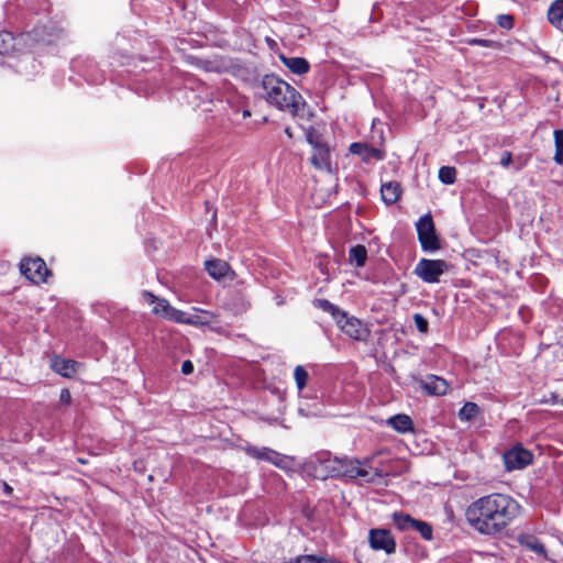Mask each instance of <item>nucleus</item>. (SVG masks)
Wrapping results in <instances>:
<instances>
[{
	"instance_id": "f257e3e1",
	"label": "nucleus",
	"mask_w": 563,
	"mask_h": 563,
	"mask_svg": "<svg viewBox=\"0 0 563 563\" xmlns=\"http://www.w3.org/2000/svg\"><path fill=\"white\" fill-rule=\"evenodd\" d=\"M521 506L507 494L494 493L473 501L465 512L468 525L479 534L503 536L519 516Z\"/></svg>"
},
{
	"instance_id": "f03ea898",
	"label": "nucleus",
	"mask_w": 563,
	"mask_h": 563,
	"mask_svg": "<svg viewBox=\"0 0 563 563\" xmlns=\"http://www.w3.org/2000/svg\"><path fill=\"white\" fill-rule=\"evenodd\" d=\"M266 101L282 111L296 117L305 106L301 95L288 82L275 75H265L261 81Z\"/></svg>"
},
{
	"instance_id": "7ed1b4c3",
	"label": "nucleus",
	"mask_w": 563,
	"mask_h": 563,
	"mask_svg": "<svg viewBox=\"0 0 563 563\" xmlns=\"http://www.w3.org/2000/svg\"><path fill=\"white\" fill-rule=\"evenodd\" d=\"M313 306L331 314L341 332L351 340L358 342L367 341L369 330L367 325L356 317L349 314L328 299H314Z\"/></svg>"
},
{
	"instance_id": "20e7f679",
	"label": "nucleus",
	"mask_w": 563,
	"mask_h": 563,
	"mask_svg": "<svg viewBox=\"0 0 563 563\" xmlns=\"http://www.w3.org/2000/svg\"><path fill=\"white\" fill-rule=\"evenodd\" d=\"M340 466H338L336 478L355 479L362 477L366 483L374 484L378 478L383 477V473L375 470H367V465L371 462L369 457L360 461L357 459H350L343 456L339 459Z\"/></svg>"
},
{
	"instance_id": "39448f33",
	"label": "nucleus",
	"mask_w": 563,
	"mask_h": 563,
	"mask_svg": "<svg viewBox=\"0 0 563 563\" xmlns=\"http://www.w3.org/2000/svg\"><path fill=\"white\" fill-rule=\"evenodd\" d=\"M416 230L423 252L433 253L440 250V239L435 232L434 222L430 213L419 218L416 223Z\"/></svg>"
},
{
	"instance_id": "423d86ee",
	"label": "nucleus",
	"mask_w": 563,
	"mask_h": 563,
	"mask_svg": "<svg viewBox=\"0 0 563 563\" xmlns=\"http://www.w3.org/2000/svg\"><path fill=\"white\" fill-rule=\"evenodd\" d=\"M448 269L449 264L443 260L421 258L416 264L413 274L427 284H435Z\"/></svg>"
},
{
	"instance_id": "0eeeda50",
	"label": "nucleus",
	"mask_w": 563,
	"mask_h": 563,
	"mask_svg": "<svg viewBox=\"0 0 563 563\" xmlns=\"http://www.w3.org/2000/svg\"><path fill=\"white\" fill-rule=\"evenodd\" d=\"M142 298L147 305L153 306L152 313L155 316L178 323L184 320L185 312L172 307L168 300L159 298L148 290L142 292Z\"/></svg>"
},
{
	"instance_id": "6e6552de",
	"label": "nucleus",
	"mask_w": 563,
	"mask_h": 563,
	"mask_svg": "<svg viewBox=\"0 0 563 563\" xmlns=\"http://www.w3.org/2000/svg\"><path fill=\"white\" fill-rule=\"evenodd\" d=\"M391 518L398 530L417 531L426 541L432 540L433 529L429 522L415 519L405 512H394Z\"/></svg>"
},
{
	"instance_id": "1a4fd4ad",
	"label": "nucleus",
	"mask_w": 563,
	"mask_h": 563,
	"mask_svg": "<svg viewBox=\"0 0 563 563\" xmlns=\"http://www.w3.org/2000/svg\"><path fill=\"white\" fill-rule=\"evenodd\" d=\"M339 459L338 456H332L329 452H320L311 459L310 464L317 476L336 478L338 466H340Z\"/></svg>"
},
{
	"instance_id": "9d476101",
	"label": "nucleus",
	"mask_w": 563,
	"mask_h": 563,
	"mask_svg": "<svg viewBox=\"0 0 563 563\" xmlns=\"http://www.w3.org/2000/svg\"><path fill=\"white\" fill-rule=\"evenodd\" d=\"M368 543L374 551H383L387 555L396 552V541L387 529L374 528L368 532Z\"/></svg>"
},
{
	"instance_id": "9b49d317",
	"label": "nucleus",
	"mask_w": 563,
	"mask_h": 563,
	"mask_svg": "<svg viewBox=\"0 0 563 563\" xmlns=\"http://www.w3.org/2000/svg\"><path fill=\"white\" fill-rule=\"evenodd\" d=\"M20 271L34 284L45 283L49 273L45 262L40 257L23 260L20 263Z\"/></svg>"
},
{
	"instance_id": "f8f14e48",
	"label": "nucleus",
	"mask_w": 563,
	"mask_h": 563,
	"mask_svg": "<svg viewBox=\"0 0 563 563\" xmlns=\"http://www.w3.org/2000/svg\"><path fill=\"white\" fill-rule=\"evenodd\" d=\"M532 453L520 445L514 446L503 455L505 468L507 471L522 470L532 462Z\"/></svg>"
},
{
	"instance_id": "ddd939ff",
	"label": "nucleus",
	"mask_w": 563,
	"mask_h": 563,
	"mask_svg": "<svg viewBox=\"0 0 563 563\" xmlns=\"http://www.w3.org/2000/svg\"><path fill=\"white\" fill-rule=\"evenodd\" d=\"M349 151L354 155L361 156L365 163H369L372 159L382 161L385 157L383 151L372 147L366 143H352L349 147Z\"/></svg>"
},
{
	"instance_id": "4468645a",
	"label": "nucleus",
	"mask_w": 563,
	"mask_h": 563,
	"mask_svg": "<svg viewBox=\"0 0 563 563\" xmlns=\"http://www.w3.org/2000/svg\"><path fill=\"white\" fill-rule=\"evenodd\" d=\"M421 387L429 395L442 396L446 394L449 389V384L442 377L435 375H428L423 380H421Z\"/></svg>"
},
{
	"instance_id": "2eb2a0df",
	"label": "nucleus",
	"mask_w": 563,
	"mask_h": 563,
	"mask_svg": "<svg viewBox=\"0 0 563 563\" xmlns=\"http://www.w3.org/2000/svg\"><path fill=\"white\" fill-rule=\"evenodd\" d=\"M309 143L313 145V153L311 163L319 169H330V153L329 148L319 143H314L311 137L308 139Z\"/></svg>"
},
{
	"instance_id": "dca6fc26",
	"label": "nucleus",
	"mask_w": 563,
	"mask_h": 563,
	"mask_svg": "<svg viewBox=\"0 0 563 563\" xmlns=\"http://www.w3.org/2000/svg\"><path fill=\"white\" fill-rule=\"evenodd\" d=\"M205 266L208 274L216 280H220L232 273L229 264L222 260L207 261Z\"/></svg>"
},
{
	"instance_id": "f3484780",
	"label": "nucleus",
	"mask_w": 563,
	"mask_h": 563,
	"mask_svg": "<svg viewBox=\"0 0 563 563\" xmlns=\"http://www.w3.org/2000/svg\"><path fill=\"white\" fill-rule=\"evenodd\" d=\"M382 200L387 205L391 206L396 203L401 195V186L397 181H388L380 187Z\"/></svg>"
},
{
	"instance_id": "a211bd4d",
	"label": "nucleus",
	"mask_w": 563,
	"mask_h": 563,
	"mask_svg": "<svg viewBox=\"0 0 563 563\" xmlns=\"http://www.w3.org/2000/svg\"><path fill=\"white\" fill-rule=\"evenodd\" d=\"M279 58L283 65L296 75H303L310 69L309 62L303 57H286L280 55Z\"/></svg>"
},
{
	"instance_id": "6ab92c4d",
	"label": "nucleus",
	"mask_w": 563,
	"mask_h": 563,
	"mask_svg": "<svg viewBox=\"0 0 563 563\" xmlns=\"http://www.w3.org/2000/svg\"><path fill=\"white\" fill-rule=\"evenodd\" d=\"M78 363L73 360L63 358L59 356H55L52 360V368L57 374L64 377H70L76 373V366Z\"/></svg>"
},
{
	"instance_id": "aec40b11",
	"label": "nucleus",
	"mask_w": 563,
	"mask_h": 563,
	"mask_svg": "<svg viewBox=\"0 0 563 563\" xmlns=\"http://www.w3.org/2000/svg\"><path fill=\"white\" fill-rule=\"evenodd\" d=\"M518 542L522 548L528 549L544 559L548 558L543 543H541L537 537L532 534H520L518 537Z\"/></svg>"
},
{
	"instance_id": "412c9836",
	"label": "nucleus",
	"mask_w": 563,
	"mask_h": 563,
	"mask_svg": "<svg viewBox=\"0 0 563 563\" xmlns=\"http://www.w3.org/2000/svg\"><path fill=\"white\" fill-rule=\"evenodd\" d=\"M197 68L210 71V73H222L225 69V65L220 58L205 59L192 57L191 62Z\"/></svg>"
},
{
	"instance_id": "4be33fe9",
	"label": "nucleus",
	"mask_w": 563,
	"mask_h": 563,
	"mask_svg": "<svg viewBox=\"0 0 563 563\" xmlns=\"http://www.w3.org/2000/svg\"><path fill=\"white\" fill-rule=\"evenodd\" d=\"M387 423L394 430H396L400 433H406V432L412 431V429H413V422H412L411 418L407 415H401V413L395 415L387 420Z\"/></svg>"
},
{
	"instance_id": "5701e85b",
	"label": "nucleus",
	"mask_w": 563,
	"mask_h": 563,
	"mask_svg": "<svg viewBox=\"0 0 563 563\" xmlns=\"http://www.w3.org/2000/svg\"><path fill=\"white\" fill-rule=\"evenodd\" d=\"M216 319L217 316L213 312L200 310V314L198 316L187 317V314L185 313L184 320L180 323H186L190 325H207L216 321Z\"/></svg>"
},
{
	"instance_id": "b1692460",
	"label": "nucleus",
	"mask_w": 563,
	"mask_h": 563,
	"mask_svg": "<svg viewBox=\"0 0 563 563\" xmlns=\"http://www.w3.org/2000/svg\"><path fill=\"white\" fill-rule=\"evenodd\" d=\"M548 20L555 26L560 27L563 21V0H555L548 10Z\"/></svg>"
},
{
	"instance_id": "393cba45",
	"label": "nucleus",
	"mask_w": 563,
	"mask_h": 563,
	"mask_svg": "<svg viewBox=\"0 0 563 563\" xmlns=\"http://www.w3.org/2000/svg\"><path fill=\"white\" fill-rule=\"evenodd\" d=\"M349 256L351 263H354L356 267H362L366 263L367 251L363 245H355L350 249Z\"/></svg>"
},
{
	"instance_id": "a878e982",
	"label": "nucleus",
	"mask_w": 563,
	"mask_h": 563,
	"mask_svg": "<svg viewBox=\"0 0 563 563\" xmlns=\"http://www.w3.org/2000/svg\"><path fill=\"white\" fill-rule=\"evenodd\" d=\"M273 449L271 448H257L254 445H246L244 448V452L253 459L261 460V461H269V455L272 454Z\"/></svg>"
},
{
	"instance_id": "bb28decb",
	"label": "nucleus",
	"mask_w": 563,
	"mask_h": 563,
	"mask_svg": "<svg viewBox=\"0 0 563 563\" xmlns=\"http://www.w3.org/2000/svg\"><path fill=\"white\" fill-rule=\"evenodd\" d=\"M268 463L279 467L282 470H288L291 467L294 460L290 456L284 455L275 450L272 451L269 455Z\"/></svg>"
},
{
	"instance_id": "cd10ccee",
	"label": "nucleus",
	"mask_w": 563,
	"mask_h": 563,
	"mask_svg": "<svg viewBox=\"0 0 563 563\" xmlns=\"http://www.w3.org/2000/svg\"><path fill=\"white\" fill-rule=\"evenodd\" d=\"M466 44L470 46L487 47V48L495 49V51L503 48V44L500 42L494 41V40H488V38L473 37V38L466 40Z\"/></svg>"
},
{
	"instance_id": "c85d7f7f",
	"label": "nucleus",
	"mask_w": 563,
	"mask_h": 563,
	"mask_svg": "<svg viewBox=\"0 0 563 563\" xmlns=\"http://www.w3.org/2000/svg\"><path fill=\"white\" fill-rule=\"evenodd\" d=\"M229 306L234 314H240L249 309L250 302L242 295L238 294L232 298V301L229 303Z\"/></svg>"
},
{
	"instance_id": "c756f323",
	"label": "nucleus",
	"mask_w": 563,
	"mask_h": 563,
	"mask_svg": "<svg viewBox=\"0 0 563 563\" xmlns=\"http://www.w3.org/2000/svg\"><path fill=\"white\" fill-rule=\"evenodd\" d=\"M479 407L475 402H466L459 411V418L463 421L472 420L477 412Z\"/></svg>"
},
{
	"instance_id": "7c9ffc66",
	"label": "nucleus",
	"mask_w": 563,
	"mask_h": 563,
	"mask_svg": "<svg viewBox=\"0 0 563 563\" xmlns=\"http://www.w3.org/2000/svg\"><path fill=\"white\" fill-rule=\"evenodd\" d=\"M294 378L298 390H302L307 386L309 374L302 365H297L294 371Z\"/></svg>"
},
{
	"instance_id": "2f4dec72",
	"label": "nucleus",
	"mask_w": 563,
	"mask_h": 563,
	"mask_svg": "<svg viewBox=\"0 0 563 563\" xmlns=\"http://www.w3.org/2000/svg\"><path fill=\"white\" fill-rule=\"evenodd\" d=\"M439 179L445 185H452L456 179V169L451 166H442L439 169Z\"/></svg>"
},
{
	"instance_id": "473e14b6",
	"label": "nucleus",
	"mask_w": 563,
	"mask_h": 563,
	"mask_svg": "<svg viewBox=\"0 0 563 563\" xmlns=\"http://www.w3.org/2000/svg\"><path fill=\"white\" fill-rule=\"evenodd\" d=\"M13 36L11 33L0 31V54H7L13 48Z\"/></svg>"
},
{
	"instance_id": "72a5a7b5",
	"label": "nucleus",
	"mask_w": 563,
	"mask_h": 563,
	"mask_svg": "<svg viewBox=\"0 0 563 563\" xmlns=\"http://www.w3.org/2000/svg\"><path fill=\"white\" fill-rule=\"evenodd\" d=\"M324 556H317L313 554L299 555L291 559L289 563H323Z\"/></svg>"
},
{
	"instance_id": "f704fd0d",
	"label": "nucleus",
	"mask_w": 563,
	"mask_h": 563,
	"mask_svg": "<svg viewBox=\"0 0 563 563\" xmlns=\"http://www.w3.org/2000/svg\"><path fill=\"white\" fill-rule=\"evenodd\" d=\"M497 24L507 31L514 27V16L510 14H499L497 16Z\"/></svg>"
},
{
	"instance_id": "c9c22d12",
	"label": "nucleus",
	"mask_w": 563,
	"mask_h": 563,
	"mask_svg": "<svg viewBox=\"0 0 563 563\" xmlns=\"http://www.w3.org/2000/svg\"><path fill=\"white\" fill-rule=\"evenodd\" d=\"M415 325L418 329V331L426 333L428 331V320L420 313H416L413 316Z\"/></svg>"
},
{
	"instance_id": "e433bc0d",
	"label": "nucleus",
	"mask_w": 563,
	"mask_h": 563,
	"mask_svg": "<svg viewBox=\"0 0 563 563\" xmlns=\"http://www.w3.org/2000/svg\"><path fill=\"white\" fill-rule=\"evenodd\" d=\"M554 142H555L554 161H555V163L562 165L563 164V140L554 139Z\"/></svg>"
},
{
	"instance_id": "4c0bfd02",
	"label": "nucleus",
	"mask_w": 563,
	"mask_h": 563,
	"mask_svg": "<svg viewBox=\"0 0 563 563\" xmlns=\"http://www.w3.org/2000/svg\"><path fill=\"white\" fill-rule=\"evenodd\" d=\"M540 404L563 405V399H560L558 394L550 393L549 396H543V398L540 399Z\"/></svg>"
},
{
	"instance_id": "58836bf2",
	"label": "nucleus",
	"mask_w": 563,
	"mask_h": 563,
	"mask_svg": "<svg viewBox=\"0 0 563 563\" xmlns=\"http://www.w3.org/2000/svg\"><path fill=\"white\" fill-rule=\"evenodd\" d=\"M511 161H512V155L510 152L508 151H505L503 154H501V157H500V165L503 167H508L510 164H511Z\"/></svg>"
},
{
	"instance_id": "ea45409f",
	"label": "nucleus",
	"mask_w": 563,
	"mask_h": 563,
	"mask_svg": "<svg viewBox=\"0 0 563 563\" xmlns=\"http://www.w3.org/2000/svg\"><path fill=\"white\" fill-rule=\"evenodd\" d=\"M59 401L65 405H69L71 401L70 391L67 388L60 390Z\"/></svg>"
},
{
	"instance_id": "a19ab883",
	"label": "nucleus",
	"mask_w": 563,
	"mask_h": 563,
	"mask_svg": "<svg viewBox=\"0 0 563 563\" xmlns=\"http://www.w3.org/2000/svg\"><path fill=\"white\" fill-rule=\"evenodd\" d=\"M192 372H194V364L191 363V361H189V360L184 361L181 364V373L184 375H189Z\"/></svg>"
},
{
	"instance_id": "79ce46f5",
	"label": "nucleus",
	"mask_w": 563,
	"mask_h": 563,
	"mask_svg": "<svg viewBox=\"0 0 563 563\" xmlns=\"http://www.w3.org/2000/svg\"><path fill=\"white\" fill-rule=\"evenodd\" d=\"M1 485L4 495L10 496L13 493V488L7 482H2Z\"/></svg>"
},
{
	"instance_id": "37998d69",
	"label": "nucleus",
	"mask_w": 563,
	"mask_h": 563,
	"mask_svg": "<svg viewBox=\"0 0 563 563\" xmlns=\"http://www.w3.org/2000/svg\"><path fill=\"white\" fill-rule=\"evenodd\" d=\"M285 133H286V135H287L289 139H291V137H292V132H291V129H290L289 126H287V128L285 129Z\"/></svg>"
}]
</instances>
